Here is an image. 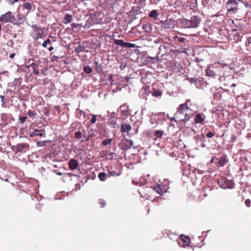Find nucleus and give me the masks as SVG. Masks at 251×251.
<instances>
[{
  "mask_svg": "<svg viewBox=\"0 0 251 251\" xmlns=\"http://www.w3.org/2000/svg\"><path fill=\"white\" fill-rule=\"evenodd\" d=\"M218 160V159L216 157V156H213L211 161H210V162L212 163H215L216 164V161H217Z\"/></svg>",
  "mask_w": 251,
  "mask_h": 251,
  "instance_id": "de8ad7c7",
  "label": "nucleus"
},
{
  "mask_svg": "<svg viewBox=\"0 0 251 251\" xmlns=\"http://www.w3.org/2000/svg\"><path fill=\"white\" fill-rule=\"evenodd\" d=\"M31 67H32V69H33V74H34L35 75H38L39 74V71L38 69L37 65H35V64H32L31 65Z\"/></svg>",
  "mask_w": 251,
  "mask_h": 251,
  "instance_id": "7c9ffc66",
  "label": "nucleus"
},
{
  "mask_svg": "<svg viewBox=\"0 0 251 251\" xmlns=\"http://www.w3.org/2000/svg\"><path fill=\"white\" fill-rule=\"evenodd\" d=\"M162 94V91L159 89L157 84L153 83L152 84V88L151 95L155 97H161Z\"/></svg>",
  "mask_w": 251,
  "mask_h": 251,
  "instance_id": "9b49d317",
  "label": "nucleus"
},
{
  "mask_svg": "<svg viewBox=\"0 0 251 251\" xmlns=\"http://www.w3.org/2000/svg\"><path fill=\"white\" fill-rule=\"evenodd\" d=\"M31 27L33 30L36 32L34 38L36 40L41 38L42 37V34H44L45 28H42L37 25H32Z\"/></svg>",
  "mask_w": 251,
  "mask_h": 251,
  "instance_id": "423d86ee",
  "label": "nucleus"
},
{
  "mask_svg": "<svg viewBox=\"0 0 251 251\" xmlns=\"http://www.w3.org/2000/svg\"><path fill=\"white\" fill-rule=\"evenodd\" d=\"M174 21L171 19H166L164 21H161V26L164 28H171L174 26Z\"/></svg>",
  "mask_w": 251,
  "mask_h": 251,
  "instance_id": "1a4fd4ad",
  "label": "nucleus"
},
{
  "mask_svg": "<svg viewBox=\"0 0 251 251\" xmlns=\"http://www.w3.org/2000/svg\"><path fill=\"white\" fill-rule=\"evenodd\" d=\"M99 203L100 204L101 208H103L106 204V202L102 199H100L99 201Z\"/></svg>",
  "mask_w": 251,
  "mask_h": 251,
  "instance_id": "a19ab883",
  "label": "nucleus"
},
{
  "mask_svg": "<svg viewBox=\"0 0 251 251\" xmlns=\"http://www.w3.org/2000/svg\"><path fill=\"white\" fill-rule=\"evenodd\" d=\"M78 165V162L75 159H71L68 162L69 169L71 170H75Z\"/></svg>",
  "mask_w": 251,
  "mask_h": 251,
  "instance_id": "4468645a",
  "label": "nucleus"
},
{
  "mask_svg": "<svg viewBox=\"0 0 251 251\" xmlns=\"http://www.w3.org/2000/svg\"><path fill=\"white\" fill-rule=\"evenodd\" d=\"M51 41L50 39H48L47 40L45 41L43 44H42V47H44V48H46L47 47L48 45V44H51Z\"/></svg>",
  "mask_w": 251,
  "mask_h": 251,
  "instance_id": "58836bf2",
  "label": "nucleus"
},
{
  "mask_svg": "<svg viewBox=\"0 0 251 251\" xmlns=\"http://www.w3.org/2000/svg\"><path fill=\"white\" fill-rule=\"evenodd\" d=\"M97 120V116L96 115H93L92 116V119L91 120V124H93L96 123Z\"/></svg>",
  "mask_w": 251,
  "mask_h": 251,
  "instance_id": "79ce46f5",
  "label": "nucleus"
},
{
  "mask_svg": "<svg viewBox=\"0 0 251 251\" xmlns=\"http://www.w3.org/2000/svg\"><path fill=\"white\" fill-rule=\"evenodd\" d=\"M227 11L230 14H235L238 9V3L236 0H228L225 4Z\"/></svg>",
  "mask_w": 251,
  "mask_h": 251,
  "instance_id": "f03ea898",
  "label": "nucleus"
},
{
  "mask_svg": "<svg viewBox=\"0 0 251 251\" xmlns=\"http://www.w3.org/2000/svg\"><path fill=\"white\" fill-rule=\"evenodd\" d=\"M8 118L9 116L7 114H1L0 119V127L1 128L7 125Z\"/></svg>",
  "mask_w": 251,
  "mask_h": 251,
  "instance_id": "ddd939ff",
  "label": "nucleus"
},
{
  "mask_svg": "<svg viewBox=\"0 0 251 251\" xmlns=\"http://www.w3.org/2000/svg\"><path fill=\"white\" fill-rule=\"evenodd\" d=\"M189 109V107L187 103L180 104L177 108V113L178 114H183Z\"/></svg>",
  "mask_w": 251,
  "mask_h": 251,
  "instance_id": "2eb2a0df",
  "label": "nucleus"
},
{
  "mask_svg": "<svg viewBox=\"0 0 251 251\" xmlns=\"http://www.w3.org/2000/svg\"><path fill=\"white\" fill-rule=\"evenodd\" d=\"M1 25H0V31H1Z\"/></svg>",
  "mask_w": 251,
  "mask_h": 251,
  "instance_id": "052dcab7",
  "label": "nucleus"
},
{
  "mask_svg": "<svg viewBox=\"0 0 251 251\" xmlns=\"http://www.w3.org/2000/svg\"><path fill=\"white\" fill-rule=\"evenodd\" d=\"M190 243V239L189 236L181 235L180 239L178 240V244L180 247L188 246Z\"/></svg>",
  "mask_w": 251,
  "mask_h": 251,
  "instance_id": "6e6552de",
  "label": "nucleus"
},
{
  "mask_svg": "<svg viewBox=\"0 0 251 251\" xmlns=\"http://www.w3.org/2000/svg\"><path fill=\"white\" fill-rule=\"evenodd\" d=\"M72 18H73L72 15H70L69 14H66L64 17V23L65 24H67L71 23L72 22Z\"/></svg>",
  "mask_w": 251,
  "mask_h": 251,
  "instance_id": "b1692460",
  "label": "nucleus"
},
{
  "mask_svg": "<svg viewBox=\"0 0 251 251\" xmlns=\"http://www.w3.org/2000/svg\"><path fill=\"white\" fill-rule=\"evenodd\" d=\"M114 43L115 45L121 46L122 47H125V43L123 40L114 39Z\"/></svg>",
  "mask_w": 251,
  "mask_h": 251,
  "instance_id": "a878e982",
  "label": "nucleus"
},
{
  "mask_svg": "<svg viewBox=\"0 0 251 251\" xmlns=\"http://www.w3.org/2000/svg\"><path fill=\"white\" fill-rule=\"evenodd\" d=\"M56 174L58 175V176H62V173H61V172H56Z\"/></svg>",
  "mask_w": 251,
  "mask_h": 251,
  "instance_id": "13d9d810",
  "label": "nucleus"
},
{
  "mask_svg": "<svg viewBox=\"0 0 251 251\" xmlns=\"http://www.w3.org/2000/svg\"><path fill=\"white\" fill-rule=\"evenodd\" d=\"M15 20L14 16L10 11H8L0 17V22L13 23Z\"/></svg>",
  "mask_w": 251,
  "mask_h": 251,
  "instance_id": "20e7f679",
  "label": "nucleus"
},
{
  "mask_svg": "<svg viewBox=\"0 0 251 251\" xmlns=\"http://www.w3.org/2000/svg\"><path fill=\"white\" fill-rule=\"evenodd\" d=\"M236 86V84H234V83H233L232 85H231V86L232 87H235Z\"/></svg>",
  "mask_w": 251,
  "mask_h": 251,
  "instance_id": "bf43d9fd",
  "label": "nucleus"
},
{
  "mask_svg": "<svg viewBox=\"0 0 251 251\" xmlns=\"http://www.w3.org/2000/svg\"><path fill=\"white\" fill-rule=\"evenodd\" d=\"M27 114L29 117H34V116L37 115V113L35 111H32L31 110H29L27 111Z\"/></svg>",
  "mask_w": 251,
  "mask_h": 251,
  "instance_id": "4c0bfd02",
  "label": "nucleus"
},
{
  "mask_svg": "<svg viewBox=\"0 0 251 251\" xmlns=\"http://www.w3.org/2000/svg\"><path fill=\"white\" fill-rule=\"evenodd\" d=\"M145 208H146V209L147 210V212H148V213L149 214V212H150V208H149V206H146L145 207Z\"/></svg>",
  "mask_w": 251,
  "mask_h": 251,
  "instance_id": "603ef678",
  "label": "nucleus"
},
{
  "mask_svg": "<svg viewBox=\"0 0 251 251\" xmlns=\"http://www.w3.org/2000/svg\"><path fill=\"white\" fill-rule=\"evenodd\" d=\"M217 65H220L222 68H224V65L223 64L220 63L219 62H217L214 64L209 66L206 70V73L207 75L212 77L215 75V73L212 69H213L214 67H217Z\"/></svg>",
  "mask_w": 251,
  "mask_h": 251,
  "instance_id": "0eeeda50",
  "label": "nucleus"
},
{
  "mask_svg": "<svg viewBox=\"0 0 251 251\" xmlns=\"http://www.w3.org/2000/svg\"><path fill=\"white\" fill-rule=\"evenodd\" d=\"M136 47V46L134 44H132V43H125V48H134Z\"/></svg>",
  "mask_w": 251,
  "mask_h": 251,
  "instance_id": "e433bc0d",
  "label": "nucleus"
},
{
  "mask_svg": "<svg viewBox=\"0 0 251 251\" xmlns=\"http://www.w3.org/2000/svg\"><path fill=\"white\" fill-rule=\"evenodd\" d=\"M83 70L84 72L87 74H89L92 72V69L89 66H84Z\"/></svg>",
  "mask_w": 251,
  "mask_h": 251,
  "instance_id": "72a5a7b5",
  "label": "nucleus"
},
{
  "mask_svg": "<svg viewBox=\"0 0 251 251\" xmlns=\"http://www.w3.org/2000/svg\"><path fill=\"white\" fill-rule=\"evenodd\" d=\"M85 50V48L83 46H81L79 45V46L75 48V51L77 53H79L81 52H83Z\"/></svg>",
  "mask_w": 251,
  "mask_h": 251,
  "instance_id": "c756f323",
  "label": "nucleus"
},
{
  "mask_svg": "<svg viewBox=\"0 0 251 251\" xmlns=\"http://www.w3.org/2000/svg\"><path fill=\"white\" fill-rule=\"evenodd\" d=\"M71 26L72 27H75L76 26V24L75 23H73L71 24Z\"/></svg>",
  "mask_w": 251,
  "mask_h": 251,
  "instance_id": "5fc2aeb1",
  "label": "nucleus"
},
{
  "mask_svg": "<svg viewBox=\"0 0 251 251\" xmlns=\"http://www.w3.org/2000/svg\"><path fill=\"white\" fill-rule=\"evenodd\" d=\"M190 21L191 23V25H191L192 28H197L199 26L201 22V19L199 16H196L191 17Z\"/></svg>",
  "mask_w": 251,
  "mask_h": 251,
  "instance_id": "f8f14e48",
  "label": "nucleus"
},
{
  "mask_svg": "<svg viewBox=\"0 0 251 251\" xmlns=\"http://www.w3.org/2000/svg\"><path fill=\"white\" fill-rule=\"evenodd\" d=\"M177 118L179 119V116L181 118H184V115L183 114H178L177 113Z\"/></svg>",
  "mask_w": 251,
  "mask_h": 251,
  "instance_id": "3c124183",
  "label": "nucleus"
},
{
  "mask_svg": "<svg viewBox=\"0 0 251 251\" xmlns=\"http://www.w3.org/2000/svg\"><path fill=\"white\" fill-rule=\"evenodd\" d=\"M80 129H81V131L83 133V138L84 139L83 140H82L81 141L83 142L84 141H88L90 139L91 136L90 135L86 134V132H85V129L83 127L81 126V128Z\"/></svg>",
  "mask_w": 251,
  "mask_h": 251,
  "instance_id": "4be33fe9",
  "label": "nucleus"
},
{
  "mask_svg": "<svg viewBox=\"0 0 251 251\" xmlns=\"http://www.w3.org/2000/svg\"><path fill=\"white\" fill-rule=\"evenodd\" d=\"M148 26V25H146V24L143 25L142 26V28L143 29H145Z\"/></svg>",
  "mask_w": 251,
  "mask_h": 251,
  "instance_id": "864d4df0",
  "label": "nucleus"
},
{
  "mask_svg": "<svg viewBox=\"0 0 251 251\" xmlns=\"http://www.w3.org/2000/svg\"><path fill=\"white\" fill-rule=\"evenodd\" d=\"M23 15L26 16L30 12H34L36 10V6L33 1L25 0L22 5Z\"/></svg>",
  "mask_w": 251,
  "mask_h": 251,
  "instance_id": "f257e3e1",
  "label": "nucleus"
},
{
  "mask_svg": "<svg viewBox=\"0 0 251 251\" xmlns=\"http://www.w3.org/2000/svg\"><path fill=\"white\" fill-rule=\"evenodd\" d=\"M109 173L110 175L112 176H119L121 175V173L120 172L117 173L113 170L109 171Z\"/></svg>",
  "mask_w": 251,
  "mask_h": 251,
  "instance_id": "c9c22d12",
  "label": "nucleus"
},
{
  "mask_svg": "<svg viewBox=\"0 0 251 251\" xmlns=\"http://www.w3.org/2000/svg\"><path fill=\"white\" fill-rule=\"evenodd\" d=\"M98 177L100 180L104 181L106 179L107 175L104 172H100L98 175Z\"/></svg>",
  "mask_w": 251,
  "mask_h": 251,
  "instance_id": "bb28decb",
  "label": "nucleus"
},
{
  "mask_svg": "<svg viewBox=\"0 0 251 251\" xmlns=\"http://www.w3.org/2000/svg\"><path fill=\"white\" fill-rule=\"evenodd\" d=\"M150 17L153 18L154 20L158 19V14L156 10H152L151 13L149 14Z\"/></svg>",
  "mask_w": 251,
  "mask_h": 251,
  "instance_id": "393cba45",
  "label": "nucleus"
},
{
  "mask_svg": "<svg viewBox=\"0 0 251 251\" xmlns=\"http://www.w3.org/2000/svg\"><path fill=\"white\" fill-rule=\"evenodd\" d=\"M246 50L251 53V37H249L245 43Z\"/></svg>",
  "mask_w": 251,
  "mask_h": 251,
  "instance_id": "5701e85b",
  "label": "nucleus"
},
{
  "mask_svg": "<svg viewBox=\"0 0 251 251\" xmlns=\"http://www.w3.org/2000/svg\"><path fill=\"white\" fill-rule=\"evenodd\" d=\"M44 132L45 133V131L43 129H35L34 130V131L32 132H31L29 136L30 137H33L36 136L42 137L43 136Z\"/></svg>",
  "mask_w": 251,
  "mask_h": 251,
  "instance_id": "dca6fc26",
  "label": "nucleus"
},
{
  "mask_svg": "<svg viewBox=\"0 0 251 251\" xmlns=\"http://www.w3.org/2000/svg\"><path fill=\"white\" fill-rule=\"evenodd\" d=\"M226 181V179L225 178H222L218 180V183L221 188L225 189L228 187L227 185L225 184Z\"/></svg>",
  "mask_w": 251,
  "mask_h": 251,
  "instance_id": "412c9836",
  "label": "nucleus"
},
{
  "mask_svg": "<svg viewBox=\"0 0 251 251\" xmlns=\"http://www.w3.org/2000/svg\"><path fill=\"white\" fill-rule=\"evenodd\" d=\"M16 54L14 53H11L10 55H9V58H13L15 56Z\"/></svg>",
  "mask_w": 251,
  "mask_h": 251,
  "instance_id": "09e8293b",
  "label": "nucleus"
},
{
  "mask_svg": "<svg viewBox=\"0 0 251 251\" xmlns=\"http://www.w3.org/2000/svg\"><path fill=\"white\" fill-rule=\"evenodd\" d=\"M215 132H208L207 134H206V136L208 137V138H212L213 137L214 135H215Z\"/></svg>",
  "mask_w": 251,
  "mask_h": 251,
  "instance_id": "37998d69",
  "label": "nucleus"
},
{
  "mask_svg": "<svg viewBox=\"0 0 251 251\" xmlns=\"http://www.w3.org/2000/svg\"><path fill=\"white\" fill-rule=\"evenodd\" d=\"M133 146V141L127 139L122 140L119 144L120 149L124 151L128 150Z\"/></svg>",
  "mask_w": 251,
  "mask_h": 251,
  "instance_id": "7ed1b4c3",
  "label": "nucleus"
},
{
  "mask_svg": "<svg viewBox=\"0 0 251 251\" xmlns=\"http://www.w3.org/2000/svg\"><path fill=\"white\" fill-rule=\"evenodd\" d=\"M176 38L178 39V41L179 42H180V43H183L184 42V41H185V38H183V37H178L177 36H176Z\"/></svg>",
  "mask_w": 251,
  "mask_h": 251,
  "instance_id": "49530a36",
  "label": "nucleus"
},
{
  "mask_svg": "<svg viewBox=\"0 0 251 251\" xmlns=\"http://www.w3.org/2000/svg\"><path fill=\"white\" fill-rule=\"evenodd\" d=\"M54 50V48H53L52 46H51V47H50L49 48V50L50 51H52V50Z\"/></svg>",
  "mask_w": 251,
  "mask_h": 251,
  "instance_id": "6e6d98bb",
  "label": "nucleus"
},
{
  "mask_svg": "<svg viewBox=\"0 0 251 251\" xmlns=\"http://www.w3.org/2000/svg\"><path fill=\"white\" fill-rule=\"evenodd\" d=\"M227 162L228 159L226 158V156H223L220 158L218 161L216 162V166L224 167Z\"/></svg>",
  "mask_w": 251,
  "mask_h": 251,
  "instance_id": "f3484780",
  "label": "nucleus"
},
{
  "mask_svg": "<svg viewBox=\"0 0 251 251\" xmlns=\"http://www.w3.org/2000/svg\"><path fill=\"white\" fill-rule=\"evenodd\" d=\"M26 119H27V117L25 116L20 117L19 118V121L20 123L21 124L23 125L25 122Z\"/></svg>",
  "mask_w": 251,
  "mask_h": 251,
  "instance_id": "ea45409f",
  "label": "nucleus"
},
{
  "mask_svg": "<svg viewBox=\"0 0 251 251\" xmlns=\"http://www.w3.org/2000/svg\"><path fill=\"white\" fill-rule=\"evenodd\" d=\"M75 137L77 139H81L83 138V133L81 131H76L75 133Z\"/></svg>",
  "mask_w": 251,
  "mask_h": 251,
  "instance_id": "2f4dec72",
  "label": "nucleus"
},
{
  "mask_svg": "<svg viewBox=\"0 0 251 251\" xmlns=\"http://www.w3.org/2000/svg\"><path fill=\"white\" fill-rule=\"evenodd\" d=\"M12 149L14 151H15L16 153H17V152L25 151L29 149V145L26 143L18 144L16 146H13Z\"/></svg>",
  "mask_w": 251,
  "mask_h": 251,
  "instance_id": "39448f33",
  "label": "nucleus"
},
{
  "mask_svg": "<svg viewBox=\"0 0 251 251\" xmlns=\"http://www.w3.org/2000/svg\"><path fill=\"white\" fill-rule=\"evenodd\" d=\"M185 27L186 28H192L191 23L190 20H185V22L184 23Z\"/></svg>",
  "mask_w": 251,
  "mask_h": 251,
  "instance_id": "f704fd0d",
  "label": "nucleus"
},
{
  "mask_svg": "<svg viewBox=\"0 0 251 251\" xmlns=\"http://www.w3.org/2000/svg\"><path fill=\"white\" fill-rule=\"evenodd\" d=\"M184 115V118H181L179 116V120L180 121H184V122H187L189 120L190 116L189 114L184 113L183 114Z\"/></svg>",
  "mask_w": 251,
  "mask_h": 251,
  "instance_id": "cd10ccee",
  "label": "nucleus"
},
{
  "mask_svg": "<svg viewBox=\"0 0 251 251\" xmlns=\"http://www.w3.org/2000/svg\"><path fill=\"white\" fill-rule=\"evenodd\" d=\"M108 125L113 128H119V126L117 124L116 118L114 117H111L109 119Z\"/></svg>",
  "mask_w": 251,
  "mask_h": 251,
  "instance_id": "aec40b11",
  "label": "nucleus"
},
{
  "mask_svg": "<svg viewBox=\"0 0 251 251\" xmlns=\"http://www.w3.org/2000/svg\"><path fill=\"white\" fill-rule=\"evenodd\" d=\"M112 142V139L111 138H108L104 140L102 143L101 145L103 146H107L109 145H111Z\"/></svg>",
  "mask_w": 251,
  "mask_h": 251,
  "instance_id": "c85d7f7f",
  "label": "nucleus"
},
{
  "mask_svg": "<svg viewBox=\"0 0 251 251\" xmlns=\"http://www.w3.org/2000/svg\"><path fill=\"white\" fill-rule=\"evenodd\" d=\"M131 130V126L129 124L123 123L121 125V131L122 133H127Z\"/></svg>",
  "mask_w": 251,
  "mask_h": 251,
  "instance_id": "6ab92c4d",
  "label": "nucleus"
},
{
  "mask_svg": "<svg viewBox=\"0 0 251 251\" xmlns=\"http://www.w3.org/2000/svg\"><path fill=\"white\" fill-rule=\"evenodd\" d=\"M163 131L160 130L155 131L154 132V135L157 138H161L163 134Z\"/></svg>",
  "mask_w": 251,
  "mask_h": 251,
  "instance_id": "473e14b6",
  "label": "nucleus"
},
{
  "mask_svg": "<svg viewBox=\"0 0 251 251\" xmlns=\"http://www.w3.org/2000/svg\"><path fill=\"white\" fill-rule=\"evenodd\" d=\"M245 203L247 207H250L251 206V201L250 199H247L245 201Z\"/></svg>",
  "mask_w": 251,
  "mask_h": 251,
  "instance_id": "c03bdc74",
  "label": "nucleus"
},
{
  "mask_svg": "<svg viewBox=\"0 0 251 251\" xmlns=\"http://www.w3.org/2000/svg\"><path fill=\"white\" fill-rule=\"evenodd\" d=\"M205 119V116L202 113H198L196 115L195 119V122L196 124H202L204 122Z\"/></svg>",
  "mask_w": 251,
  "mask_h": 251,
  "instance_id": "a211bd4d",
  "label": "nucleus"
},
{
  "mask_svg": "<svg viewBox=\"0 0 251 251\" xmlns=\"http://www.w3.org/2000/svg\"><path fill=\"white\" fill-rule=\"evenodd\" d=\"M140 3H144L146 0H139Z\"/></svg>",
  "mask_w": 251,
  "mask_h": 251,
  "instance_id": "4d7b16f0",
  "label": "nucleus"
},
{
  "mask_svg": "<svg viewBox=\"0 0 251 251\" xmlns=\"http://www.w3.org/2000/svg\"><path fill=\"white\" fill-rule=\"evenodd\" d=\"M167 186L163 184H157L154 186L153 190L160 195H163L167 192Z\"/></svg>",
  "mask_w": 251,
  "mask_h": 251,
  "instance_id": "9d476101",
  "label": "nucleus"
},
{
  "mask_svg": "<svg viewBox=\"0 0 251 251\" xmlns=\"http://www.w3.org/2000/svg\"><path fill=\"white\" fill-rule=\"evenodd\" d=\"M10 5H13L14 3L18 1V0H6Z\"/></svg>",
  "mask_w": 251,
  "mask_h": 251,
  "instance_id": "a18cd8bd",
  "label": "nucleus"
},
{
  "mask_svg": "<svg viewBox=\"0 0 251 251\" xmlns=\"http://www.w3.org/2000/svg\"><path fill=\"white\" fill-rule=\"evenodd\" d=\"M45 143V141H44L43 143L40 142H38L37 143V145L38 146H41V145H43Z\"/></svg>",
  "mask_w": 251,
  "mask_h": 251,
  "instance_id": "8fccbe9b",
  "label": "nucleus"
}]
</instances>
